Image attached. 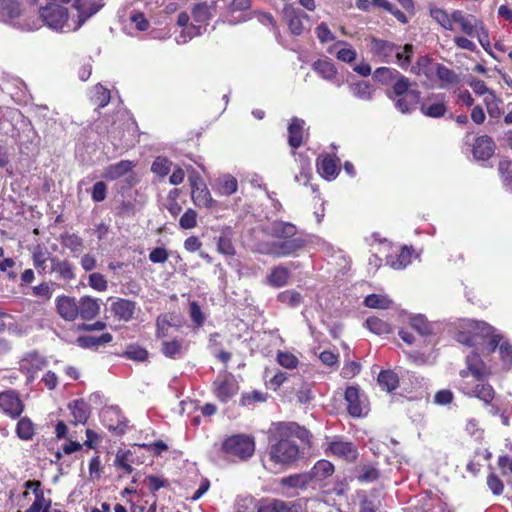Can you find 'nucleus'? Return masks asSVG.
<instances>
[{
	"label": "nucleus",
	"instance_id": "f257e3e1",
	"mask_svg": "<svg viewBox=\"0 0 512 512\" xmlns=\"http://www.w3.org/2000/svg\"><path fill=\"white\" fill-rule=\"evenodd\" d=\"M456 340L466 346V367L460 371L459 389L469 397H475L485 405H491V413H500V408L492 404L496 393L486 379L495 372L492 354L499 347L502 369L509 370L512 364V345L503 340L502 335L484 321L463 319L457 326Z\"/></svg>",
	"mask_w": 512,
	"mask_h": 512
},
{
	"label": "nucleus",
	"instance_id": "f03ea898",
	"mask_svg": "<svg viewBox=\"0 0 512 512\" xmlns=\"http://www.w3.org/2000/svg\"><path fill=\"white\" fill-rule=\"evenodd\" d=\"M278 431L281 437L271 445L269 459L274 465L284 467L298 459L299 447L294 439L287 436L284 427H280Z\"/></svg>",
	"mask_w": 512,
	"mask_h": 512
},
{
	"label": "nucleus",
	"instance_id": "7ed1b4c3",
	"mask_svg": "<svg viewBox=\"0 0 512 512\" xmlns=\"http://www.w3.org/2000/svg\"><path fill=\"white\" fill-rule=\"evenodd\" d=\"M452 20H454V24L459 25L463 33L471 37H476L485 51L489 50L490 40L488 31L480 19L476 18L474 15H466L460 10H453Z\"/></svg>",
	"mask_w": 512,
	"mask_h": 512
},
{
	"label": "nucleus",
	"instance_id": "20e7f679",
	"mask_svg": "<svg viewBox=\"0 0 512 512\" xmlns=\"http://www.w3.org/2000/svg\"><path fill=\"white\" fill-rule=\"evenodd\" d=\"M222 451L227 458L236 461L251 457L255 451L252 437L247 435H234L227 438L222 444Z\"/></svg>",
	"mask_w": 512,
	"mask_h": 512
},
{
	"label": "nucleus",
	"instance_id": "39448f33",
	"mask_svg": "<svg viewBox=\"0 0 512 512\" xmlns=\"http://www.w3.org/2000/svg\"><path fill=\"white\" fill-rule=\"evenodd\" d=\"M53 3L39 9L40 18L47 26L59 30L62 29L68 20V11L66 8L57 4H67L71 0H52Z\"/></svg>",
	"mask_w": 512,
	"mask_h": 512
},
{
	"label": "nucleus",
	"instance_id": "423d86ee",
	"mask_svg": "<svg viewBox=\"0 0 512 512\" xmlns=\"http://www.w3.org/2000/svg\"><path fill=\"white\" fill-rule=\"evenodd\" d=\"M189 180L191 185V197L194 204L204 208L214 206L215 200L212 198L204 180L199 175H193Z\"/></svg>",
	"mask_w": 512,
	"mask_h": 512
},
{
	"label": "nucleus",
	"instance_id": "0eeeda50",
	"mask_svg": "<svg viewBox=\"0 0 512 512\" xmlns=\"http://www.w3.org/2000/svg\"><path fill=\"white\" fill-rule=\"evenodd\" d=\"M213 390L217 399L226 403L238 393L239 386L231 374L223 373L214 381Z\"/></svg>",
	"mask_w": 512,
	"mask_h": 512
},
{
	"label": "nucleus",
	"instance_id": "6e6552de",
	"mask_svg": "<svg viewBox=\"0 0 512 512\" xmlns=\"http://www.w3.org/2000/svg\"><path fill=\"white\" fill-rule=\"evenodd\" d=\"M305 246L304 239L300 237H290L275 241L271 243L265 253L273 255L275 257H285L293 254L294 252L302 249Z\"/></svg>",
	"mask_w": 512,
	"mask_h": 512
},
{
	"label": "nucleus",
	"instance_id": "1a4fd4ad",
	"mask_svg": "<svg viewBox=\"0 0 512 512\" xmlns=\"http://www.w3.org/2000/svg\"><path fill=\"white\" fill-rule=\"evenodd\" d=\"M103 6L102 0H74L73 8L77 11V21L73 29H79L86 20L96 14Z\"/></svg>",
	"mask_w": 512,
	"mask_h": 512
},
{
	"label": "nucleus",
	"instance_id": "9d476101",
	"mask_svg": "<svg viewBox=\"0 0 512 512\" xmlns=\"http://www.w3.org/2000/svg\"><path fill=\"white\" fill-rule=\"evenodd\" d=\"M345 401L348 413L352 417H361L366 413L367 404L364 395L355 386H349L345 390Z\"/></svg>",
	"mask_w": 512,
	"mask_h": 512
},
{
	"label": "nucleus",
	"instance_id": "9b49d317",
	"mask_svg": "<svg viewBox=\"0 0 512 512\" xmlns=\"http://www.w3.org/2000/svg\"><path fill=\"white\" fill-rule=\"evenodd\" d=\"M0 408L12 418L21 415L24 405L16 392L9 390L0 393Z\"/></svg>",
	"mask_w": 512,
	"mask_h": 512
},
{
	"label": "nucleus",
	"instance_id": "f8f14e48",
	"mask_svg": "<svg viewBox=\"0 0 512 512\" xmlns=\"http://www.w3.org/2000/svg\"><path fill=\"white\" fill-rule=\"evenodd\" d=\"M326 452L346 461H353L357 458V450L351 442L334 440L328 443Z\"/></svg>",
	"mask_w": 512,
	"mask_h": 512
},
{
	"label": "nucleus",
	"instance_id": "ddd939ff",
	"mask_svg": "<svg viewBox=\"0 0 512 512\" xmlns=\"http://www.w3.org/2000/svg\"><path fill=\"white\" fill-rule=\"evenodd\" d=\"M283 17L293 35L302 34L304 29L302 19L308 18L306 14L298 11L292 4H285L283 8Z\"/></svg>",
	"mask_w": 512,
	"mask_h": 512
},
{
	"label": "nucleus",
	"instance_id": "4468645a",
	"mask_svg": "<svg viewBox=\"0 0 512 512\" xmlns=\"http://www.w3.org/2000/svg\"><path fill=\"white\" fill-rule=\"evenodd\" d=\"M422 114L431 118H439L447 111L446 101L443 95H432L420 107Z\"/></svg>",
	"mask_w": 512,
	"mask_h": 512
},
{
	"label": "nucleus",
	"instance_id": "2eb2a0df",
	"mask_svg": "<svg viewBox=\"0 0 512 512\" xmlns=\"http://www.w3.org/2000/svg\"><path fill=\"white\" fill-rule=\"evenodd\" d=\"M314 71L324 80L341 87L342 81L338 78V70L329 59H319L313 64Z\"/></svg>",
	"mask_w": 512,
	"mask_h": 512
},
{
	"label": "nucleus",
	"instance_id": "dca6fc26",
	"mask_svg": "<svg viewBox=\"0 0 512 512\" xmlns=\"http://www.w3.org/2000/svg\"><path fill=\"white\" fill-rule=\"evenodd\" d=\"M329 54H335L339 61L344 63H352L356 60L357 51L346 41H336L332 46L328 47Z\"/></svg>",
	"mask_w": 512,
	"mask_h": 512
},
{
	"label": "nucleus",
	"instance_id": "f3484780",
	"mask_svg": "<svg viewBox=\"0 0 512 512\" xmlns=\"http://www.w3.org/2000/svg\"><path fill=\"white\" fill-rule=\"evenodd\" d=\"M57 312L67 320L73 321L77 318L79 309L75 298L69 296H61L57 299Z\"/></svg>",
	"mask_w": 512,
	"mask_h": 512
},
{
	"label": "nucleus",
	"instance_id": "a211bd4d",
	"mask_svg": "<svg viewBox=\"0 0 512 512\" xmlns=\"http://www.w3.org/2000/svg\"><path fill=\"white\" fill-rule=\"evenodd\" d=\"M494 150V141L487 135L478 137L473 145V155L478 160L489 159L493 155Z\"/></svg>",
	"mask_w": 512,
	"mask_h": 512
},
{
	"label": "nucleus",
	"instance_id": "6ab92c4d",
	"mask_svg": "<svg viewBox=\"0 0 512 512\" xmlns=\"http://www.w3.org/2000/svg\"><path fill=\"white\" fill-rule=\"evenodd\" d=\"M290 271L283 265L271 269L265 278V284L273 288H281L288 283Z\"/></svg>",
	"mask_w": 512,
	"mask_h": 512
},
{
	"label": "nucleus",
	"instance_id": "aec40b11",
	"mask_svg": "<svg viewBox=\"0 0 512 512\" xmlns=\"http://www.w3.org/2000/svg\"><path fill=\"white\" fill-rule=\"evenodd\" d=\"M371 51L373 54L381 57L383 62L393 61L396 45L394 43L373 38L371 41Z\"/></svg>",
	"mask_w": 512,
	"mask_h": 512
},
{
	"label": "nucleus",
	"instance_id": "412c9836",
	"mask_svg": "<svg viewBox=\"0 0 512 512\" xmlns=\"http://www.w3.org/2000/svg\"><path fill=\"white\" fill-rule=\"evenodd\" d=\"M135 167V163L129 160H121L116 164L109 165L103 173V178L114 181L128 174Z\"/></svg>",
	"mask_w": 512,
	"mask_h": 512
},
{
	"label": "nucleus",
	"instance_id": "4be33fe9",
	"mask_svg": "<svg viewBox=\"0 0 512 512\" xmlns=\"http://www.w3.org/2000/svg\"><path fill=\"white\" fill-rule=\"evenodd\" d=\"M395 107L402 113L410 112L416 104L420 101V92L413 89L406 94H403L392 100Z\"/></svg>",
	"mask_w": 512,
	"mask_h": 512
},
{
	"label": "nucleus",
	"instance_id": "5701e85b",
	"mask_svg": "<svg viewBox=\"0 0 512 512\" xmlns=\"http://www.w3.org/2000/svg\"><path fill=\"white\" fill-rule=\"evenodd\" d=\"M78 315L84 320H91L98 316L100 305L96 299L89 296L82 297L78 303Z\"/></svg>",
	"mask_w": 512,
	"mask_h": 512
},
{
	"label": "nucleus",
	"instance_id": "b1692460",
	"mask_svg": "<svg viewBox=\"0 0 512 512\" xmlns=\"http://www.w3.org/2000/svg\"><path fill=\"white\" fill-rule=\"evenodd\" d=\"M213 188L220 195L229 196L237 191L238 182L234 176L223 174L216 179Z\"/></svg>",
	"mask_w": 512,
	"mask_h": 512
},
{
	"label": "nucleus",
	"instance_id": "393cba45",
	"mask_svg": "<svg viewBox=\"0 0 512 512\" xmlns=\"http://www.w3.org/2000/svg\"><path fill=\"white\" fill-rule=\"evenodd\" d=\"M434 74L440 81V87L443 89L451 88L459 83L458 75L444 65L436 64Z\"/></svg>",
	"mask_w": 512,
	"mask_h": 512
},
{
	"label": "nucleus",
	"instance_id": "a878e982",
	"mask_svg": "<svg viewBox=\"0 0 512 512\" xmlns=\"http://www.w3.org/2000/svg\"><path fill=\"white\" fill-rule=\"evenodd\" d=\"M204 31L205 26L192 23L189 26L177 28V30L174 31V39L177 44H186L194 37L201 35Z\"/></svg>",
	"mask_w": 512,
	"mask_h": 512
},
{
	"label": "nucleus",
	"instance_id": "bb28decb",
	"mask_svg": "<svg viewBox=\"0 0 512 512\" xmlns=\"http://www.w3.org/2000/svg\"><path fill=\"white\" fill-rule=\"evenodd\" d=\"M305 122L302 119L293 118L288 127V141L289 145L293 148L301 146L304 136Z\"/></svg>",
	"mask_w": 512,
	"mask_h": 512
},
{
	"label": "nucleus",
	"instance_id": "cd10ccee",
	"mask_svg": "<svg viewBox=\"0 0 512 512\" xmlns=\"http://www.w3.org/2000/svg\"><path fill=\"white\" fill-rule=\"evenodd\" d=\"M68 407L73 417V420L70 421L72 424H85L87 422L90 411L89 406L83 400H74L69 403Z\"/></svg>",
	"mask_w": 512,
	"mask_h": 512
},
{
	"label": "nucleus",
	"instance_id": "c85d7f7f",
	"mask_svg": "<svg viewBox=\"0 0 512 512\" xmlns=\"http://www.w3.org/2000/svg\"><path fill=\"white\" fill-rule=\"evenodd\" d=\"M51 264V272L58 274V277L63 280H71L74 278L72 265L66 260H60L57 257L49 258Z\"/></svg>",
	"mask_w": 512,
	"mask_h": 512
},
{
	"label": "nucleus",
	"instance_id": "c756f323",
	"mask_svg": "<svg viewBox=\"0 0 512 512\" xmlns=\"http://www.w3.org/2000/svg\"><path fill=\"white\" fill-rule=\"evenodd\" d=\"M349 91L359 100L371 101L373 98L374 88L367 81H357L349 85Z\"/></svg>",
	"mask_w": 512,
	"mask_h": 512
},
{
	"label": "nucleus",
	"instance_id": "7c9ffc66",
	"mask_svg": "<svg viewBox=\"0 0 512 512\" xmlns=\"http://www.w3.org/2000/svg\"><path fill=\"white\" fill-rule=\"evenodd\" d=\"M170 172L169 183L171 185H179L183 182L185 177L184 170L178 165H174L172 162L162 159V177Z\"/></svg>",
	"mask_w": 512,
	"mask_h": 512
},
{
	"label": "nucleus",
	"instance_id": "2f4dec72",
	"mask_svg": "<svg viewBox=\"0 0 512 512\" xmlns=\"http://www.w3.org/2000/svg\"><path fill=\"white\" fill-rule=\"evenodd\" d=\"M30 486H35V489H34L35 501L29 507V512L43 511V509L46 507L48 501H46L43 491L40 490V486H41L40 481L29 480V481L25 482L24 487L26 489H29Z\"/></svg>",
	"mask_w": 512,
	"mask_h": 512
},
{
	"label": "nucleus",
	"instance_id": "473e14b6",
	"mask_svg": "<svg viewBox=\"0 0 512 512\" xmlns=\"http://www.w3.org/2000/svg\"><path fill=\"white\" fill-rule=\"evenodd\" d=\"M111 309L119 319L128 321L133 316L135 305L129 300L120 299L112 304Z\"/></svg>",
	"mask_w": 512,
	"mask_h": 512
},
{
	"label": "nucleus",
	"instance_id": "72a5a7b5",
	"mask_svg": "<svg viewBox=\"0 0 512 512\" xmlns=\"http://www.w3.org/2000/svg\"><path fill=\"white\" fill-rule=\"evenodd\" d=\"M437 63H433L427 56H421L416 63L412 65L411 72L417 76H425L429 79L434 74V67Z\"/></svg>",
	"mask_w": 512,
	"mask_h": 512
},
{
	"label": "nucleus",
	"instance_id": "f704fd0d",
	"mask_svg": "<svg viewBox=\"0 0 512 512\" xmlns=\"http://www.w3.org/2000/svg\"><path fill=\"white\" fill-rule=\"evenodd\" d=\"M19 15L20 8L16 0H0V21L7 22Z\"/></svg>",
	"mask_w": 512,
	"mask_h": 512
},
{
	"label": "nucleus",
	"instance_id": "c9c22d12",
	"mask_svg": "<svg viewBox=\"0 0 512 512\" xmlns=\"http://www.w3.org/2000/svg\"><path fill=\"white\" fill-rule=\"evenodd\" d=\"M412 251L408 247H403L397 256H389L387 258V264L395 269H404L411 263Z\"/></svg>",
	"mask_w": 512,
	"mask_h": 512
},
{
	"label": "nucleus",
	"instance_id": "e433bc0d",
	"mask_svg": "<svg viewBox=\"0 0 512 512\" xmlns=\"http://www.w3.org/2000/svg\"><path fill=\"white\" fill-rule=\"evenodd\" d=\"M184 351L182 339L169 338L162 341V353L169 358H177Z\"/></svg>",
	"mask_w": 512,
	"mask_h": 512
},
{
	"label": "nucleus",
	"instance_id": "4c0bfd02",
	"mask_svg": "<svg viewBox=\"0 0 512 512\" xmlns=\"http://www.w3.org/2000/svg\"><path fill=\"white\" fill-rule=\"evenodd\" d=\"M318 172L319 174L327 179H334L338 174V166L336 161L330 156H325L318 163Z\"/></svg>",
	"mask_w": 512,
	"mask_h": 512
},
{
	"label": "nucleus",
	"instance_id": "58836bf2",
	"mask_svg": "<svg viewBox=\"0 0 512 512\" xmlns=\"http://www.w3.org/2000/svg\"><path fill=\"white\" fill-rule=\"evenodd\" d=\"M112 341V335L110 333H103L100 336H80L77 338V344L83 348L98 347L103 344H107Z\"/></svg>",
	"mask_w": 512,
	"mask_h": 512
},
{
	"label": "nucleus",
	"instance_id": "ea45409f",
	"mask_svg": "<svg viewBox=\"0 0 512 512\" xmlns=\"http://www.w3.org/2000/svg\"><path fill=\"white\" fill-rule=\"evenodd\" d=\"M414 53V47L411 44H406L403 47L396 45V52H394L393 59L402 68L407 69L410 65L411 57Z\"/></svg>",
	"mask_w": 512,
	"mask_h": 512
},
{
	"label": "nucleus",
	"instance_id": "a19ab883",
	"mask_svg": "<svg viewBox=\"0 0 512 512\" xmlns=\"http://www.w3.org/2000/svg\"><path fill=\"white\" fill-rule=\"evenodd\" d=\"M430 15L444 29H454V20H452V13L449 14L444 9L434 7L430 9Z\"/></svg>",
	"mask_w": 512,
	"mask_h": 512
},
{
	"label": "nucleus",
	"instance_id": "79ce46f5",
	"mask_svg": "<svg viewBox=\"0 0 512 512\" xmlns=\"http://www.w3.org/2000/svg\"><path fill=\"white\" fill-rule=\"evenodd\" d=\"M272 236L282 240L295 236L296 227L291 223L276 222L271 227Z\"/></svg>",
	"mask_w": 512,
	"mask_h": 512
},
{
	"label": "nucleus",
	"instance_id": "37998d69",
	"mask_svg": "<svg viewBox=\"0 0 512 512\" xmlns=\"http://www.w3.org/2000/svg\"><path fill=\"white\" fill-rule=\"evenodd\" d=\"M377 381L382 389L386 390L387 392L395 390L399 384L397 374L391 370L380 372Z\"/></svg>",
	"mask_w": 512,
	"mask_h": 512
},
{
	"label": "nucleus",
	"instance_id": "c03bdc74",
	"mask_svg": "<svg viewBox=\"0 0 512 512\" xmlns=\"http://www.w3.org/2000/svg\"><path fill=\"white\" fill-rule=\"evenodd\" d=\"M395 80L396 81L392 86V90L388 94V97L391 100H393L394 98H397L403 94H406L409 91L414 89L412 87V84L410 83L409 79L401 74Z\"/></svg>",
	"mask_w": 512,
	"mask_h": 512
},
{
	"label": "nucleus",
	"instance_id": "a18cd8bd",
	"mask_svg": "<svg viewBox=\"0 0 512 512\" xmlns=\"http://www.w3.org/2000/svg\"><path fill=\"white\" fill-rule=\"evenodd\" d=\"M312 481L309 473L295 474L281 479V484L290 488H305Z\"/></svg>",
	"mask_w": 512,
	"mask_h": 512
},
{
	"label": "nucleus",
	"instance_id": "49530a36",
	"mask_svg": "<svg viewBox=\"0 0 512 512\" xmlns=\"http://www.w3.org/2000/svg\"><path fill=\"white\" fill-rule=\"evenodd\" d=\"M364 303L367 307L374 309H389L393 305L391 299H389L386 295L381 294L368 295L365 298Z\"/></svg>",
	"mask_w": 512,
	"mask_h": 512
},
{
	"label": "nucleus",
	"instance_id": "de8ad7c7",
	"mask_svg": "<svg viewBox=\"0 0 512 512\" xmlns=\"http://www.w3.org/2000/svg\"><path fill=\"white\" fill-rule=\"evenodd\" d=\"M334 472V466L327 460L318 461L309 473L313 478L322 480L331 476Z\"/></svg>",
	"mask_w": 512,
	"mask_h": 512
},
{
	"label": "nucleus",
	"instance_id": "09e8293b",
	"mask_svg": "<svg viewBox=\"0 0 512 512\" xmlns=\"http://www.w3.org/2000/svg\"><path fill=\"white\" fill-rule=\"evenodd\" d=\"M277 300L291 308H296L302 303L303 297L298 291L291 289L279 293Z\"/></svg>",
	"mask_w": 512,
	"mask_h": 512
},
{
	"label": "nucleus",
	"instance_id": "8fccbe9b",
	"mask_svg": "<svg viewBox=\"0 0 512 512\" xmlns=\"http://www.w3.org/2000/svg\"><path fill=\"white\" fill-rule=\"evenodd\" d=\"M366 327L377 335H385L391 332V326L377 317H369L366 320Z\"/></svg>",
	"mask_w": 512,
	"mask_h": 512
},
{
	"label": "nucleus",
	"instance_id": "3c124183",
	"mask_svg": "<svg viewBox=\"0 0 512 512\" xmlns=\"http://www.w3.org/2000/svg\"><path fill=\"white\" fill-rule=\"evenodd\" d=\"M16 431L19 438L29 440L34 435V425L29 418L23 417L18 421Z\"/></svg>",
	"mask_w": 512,
	"mask_h": 512
},
{
	"label": "nucleus",
	"instance_id": "603ef678",
	"mask_svg": "<svg viewBox=\"0 0 512 512\" xmlns=\"http://www.w3.org/2000/svg\"><path fill=\"white\" fill-rule=\"evenodd\" d=\"M410 325L415 329L421 336H425L431 333V325L423 315L410 316Z\"/></svg>",
	"mask_w": 512,
	"mask_h": 512
},
{
	"label": "nucleus",
	"instance_id": "864d4df0",
	"mask_svg": "<svg viewBox=\"0 0 512 512\" xmlns=\"http://www.w3.org/2000/svg\"><path fill=\"white\" fill-rule=\"evenodd\" d=\"M399 75L400 73L396 69H392L389 67L377 68L373 73V77L375 80L385 84L389 83L392 80H395Z\"/></svg>",
	"mask_w": 512,
	"mask_h": 512
},
{
	"label": "nucleus",
	"instance_id": "5fc2aeb1",
	"mask_svg": "<svg viewBox=\"0 0 512 512\" xmlns=\"http://www.w3.org/2000/svg\"><path fill=\"white\" fill-rule=\"evenodd\" d=\"M210 6L206 3H199L193 9L194 21L202 25L210 18Z\"/></svg>",
	"mask_w": 512,
	"mask_h": 512
},
{
	"label": "nucleus",
	"instance_id": "6e6d98bb",
	"mask_svg": "<svg viewBox=\"0 0 512 512\" xmlns=\"http://www.w3.org/2000/svg\"><path fill=\"white\" fill-rule=\"evenodd\" d=\"M277 361L279 365L286 369H294L298 366V358L289 352H279L277 354Z\"/></svg>",
	"mask_w": 512,
	"mask_h": 512
},
{
	"label": "nucleus",
	"instance_id": "4d7b16f0",
	"mask_svg": "<svg viewBox=\"0 0 512 512\" xmlns=\"http://www.w3.org/2000/svg\"><path fill=\"white\" fill-rule=\"evenodd\" d=\"M290 510L287 503L281 500H273L262 505L258 512H289Z\"/></svg>",
	"mask_w": 512,
	"mask_h": 512
},
{
	"label": "nucleus",
	"instance_id": "13d9d810",
	"mask_svg": "<svg viewBox=\"0 0 512 512\" xmlns=\"http://www.w3.org/2000/svg\"><path fill=\"white\" fill-rule=\"evenodd\" d=\"M123 355L128 359L142 362L147 359L148 352L139 346L131 345L125 350Z\"/></svg>",
	"mask_w": 512,
	"mask_h": 512
},
{
	"label": "nucleus",
	"instance_id": "bf43d9fd",
	"mask_svg": "<svg viewBox=\"0 0 512 512\" xmlns=\"http://www.w3.org/2000/svg\"><path fill=\"white\" fill-rule=\"evenodd\" d=\"M315 34H316L317 38L319 39V41L322 44H325V43H328V42H332V41L335 40L334 34L329 29L328 25L326 23H323V22L320 23L315 28Z\"/></svg>",
	"mask_w": 512,
	"mask_h": 512
},
{
	"label": "nucleus",
	"instance_id": "052dcab7",
	"mask_svg": "<svg viewBox=\"0 0 512 512\" xmlns=\"http://www.w3.org/2000/svg\"><path fill=\"white\" fill-rule=\"evenodd\" d=\"M62 244L69 248L72 252L80 251L83 246V241L75 234L66 235L62 238Z\"/></svg>",
	"mask_w": 512,
	"mask_h": 512
},
{
	"label": "nucleus",
	"instance_id": "680f3d73",
	"mask_svg": "<svg viewBox=\"0 0 512 512\" xmlns=\"http://www.w3.org/2000/svg\"><path fill=\"white\" fill-rule=\"evenodd\" d=\"M95 100L99 107H105L110 102V91L98 84L95 87Z\"/></svg>",
	"mask_w": 512,
	"mask_h": 512
},
{
	"label": "nucleus",
	"instance_id": "e2e57ef3",
	"mask_svg": "<svg viewBox=\"0 0 512 512\" xmlns=\"http://www.w3.org/2000/svg\"><path fill=\"white\" fill-rule=\"evenodd\" d=\"M46 251L40 246L36 245L33 248V263L36 268L45 269L47 261Z\"/></svg>",
	"mask_w": 512,
	"mask_h": 512
},
{
	"label": "nucleus",
	"instance_id": "0e129e2a",
	"mask_svg": "<svg viewBox=\"0 0 512 512\" xmlns=\"http://www.w3.org/2000/svg\"><path fill=\"white\" fill-rule=\"evenodd\" d=\"M197 214L193 209H188L180 218V226L184 229H191L196 226Z\"/></svg>",
	"mask_w": 512,
	"mask_h": 512
},
{
	"label": "nucleus",
	"instance_id": "69168bd1",
	"mask_svg": "<svg viewBox=\"0 0 512 512\" xmlns=\"http://www.w3.org/2000/svg\"><path fill=\"white\" fill-rule=\"evenodd\" d=\"M189 313L194 324H196L197 326L203 325L205 316L196 302H192L190 304Z\"/></svg>",
	"mask_w": 512,
	"mask_h": 512
},
{
	"label": "nucleus",
	"instance_id": "338daca9",
	"mask_svg": "<svg viewBox=\"0 0 512 512\" xmlns=\"http://www.w3.org/2000/svg\"><path fill=\"white\" fill-rule=\"evenodd\" d=\"M90 286L98 291H104L107 288V281L100 273H93L89 276Z\"/></svg>",
	"mask_w": 512,
	"mask_h": 512
},
{
	"label": "nucleus",
	"instance_id": "774afa93",
	"mask_svg": "<svg viewBox=\"0 0 512 512\" xmlns=\"http://www.w3.org/2000/svg\"><path fill=\"white\" fill-rule=\"evenodd\" d=\"M499 172L501 173L504 182H506L507 184L512 183V162L511 161H507V160L501 161L499 163Z\"/></svg>",
	"mask_w": 512,
	"mask_h": 512
}]
</instances>
